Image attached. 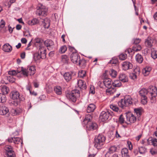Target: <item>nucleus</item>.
Here are the masks:
<instances>
[{
    "label": "nucleus",
    "mask_w": 157,
    "mask_h": 157,
    "mask_svg": "<svg viewBox=\"0 0 157 157\" xmlns=\"http://www.w3.org/2000/svg\"><path fill=\"white\" fill-rule=\"evenodd\" d=\"M92 118V117L90 114H87L82 122V124L86 125L87 129L89 131L95 130L98 127L96 123L91 122Z\"/></svg>",
    "instance_id": "obj_1"
},
{
    "label": "nucleus",
    "mask_w": 157,
    "mask_h": 157,
    "mask_svg": "<svg viewBox=\"0 0 157 157\" xmlns=\"http://www.w3.org/2000/svg\"><path fill=\"white\" fill-rule=\"evenodd\" d=\"M105 140V136L102 134H99L95 137L94 141V146L97 149H100L103 146Z\"/></svg>",
    "instance_id": "obj_2"
},
{
    "label": "nucleus",
    "mask_w": 157,
    "mask_h": 157,
    "mask_svg": "<svg viewBox=\"0 0 157 157\" xmlns=\"http://www.w3.org/2000/svg\"><path fill=\"white\" fill-rule=\"evenodd\" d=\"M79 91L77 90H72L66 94V97L73 102H75L77 98L79 97Z\"/></svg>",
    "instance_id": "obj_3"
},
{
    "label": "nucleus",
    "mask_w": 157,
    "mask_h": 157,
    "mask_svg": "<svg viewBox=\"0 0 157 157\" xmlns=\"http://www.w3.org/2000/svg\"><path fill=\"white\" fill-rule=\"evenodd\" d=\"M21 70L22 73L25 76L33 75L35 73L36 71L34 67L33 66L29 67L27 69L22 67Z\"/></svg>",
    "instance_id": "obj_4"
},
{
    "label": "nucleus",
    "mask_w": 157,
    "mask_h": 157,
    "mask_svg": "<svg viewBox=\"0 0 157 157\" xmlns=\"http://www.w3.org/2000/svg\"><path fill=\"white\" fill-rule=\"evenodd\" d=\"M148 94L149 95L151 103H154L155 101V97L157 95V89L153 86L149 88L148 89Z\"/></svg>",
    "instance_id": "obj_5"
},
{
    "label": "nucleus",
    "mask_w": 157,
    "mask_h": 157,
    "mask_svg": "<svg viewBox=\"0 0 157 157\" xmlns=\"http://www.w3.org/2000/svg\"><path fill=\"white\" fill-rule=\"evenodd\" d=\"M132 103V98L129 96H125L124 100L122 99L118 102V105L122 108L124 106H127Z\"/></svg>",
    "instance_id": "obj_6"
},
{
    "label": "nucleus",
    "mask_w": 157,
    "mask_h": 157,
    "mask_svg": "<svg viewBox=\"0 0 157 157\" xmlns=\"http://www.w3.org/2000/svg\"><path fill=\"white\" fill-rule=\"evenodd\" d=\"M48 9L41 4H39L36 13L39 16H45L47 15Z\"/></svg>",
    "instance_id": "obj_7"
},
{
    "label": "nucleus",
    "mask_w": 157,
    "mask_h": 157,
    "mask_svg": "<svg viewBox=\"0 0 157 157\" xmlns=\"http://www.w3.org/2000/svg\"><path fill=\"white\" fill-rule=\"evenodd\" d=\"M140 95L141 97V102L143 105L147 103V98L146 95L148 94V90L145 88L142 89L139 92Z\"/></svg>",
    "instance_id": "obj_8"
},
{
    "label": "nucleus",
    "mask_w": 157,
    "mask_h": 157,
    "mask_svg": "<svg viewBox=\"0 0 157 157\" xmlns=\"http://www.w3.org/2000/svg\"><path fill=\"white\" fill-rule=\"evenodd\" d=\"M111 115L109 111H103L100 114L99 119L102 121L104 122L108 120Z\"/></svg>",
    "instance_id": "obj_9"
},
{
    "label": "nucleus",
    "mask_w": 157,
    "mask_h": 157,
    "mask_svg": "<svg viewBox=\"0 0 157 157\" xmlns=\"http://www.w3.org/2000/svg\"><path fill=\"white\" fill-rule=\"evenodd\" d=\"M5 149L7 155L10 157H15V152L13 150L12 147L11 146L6 145L5 147Z\"/></svg>",
    "instance_id": "obj_10"
},
{
    "label": "nucleus",
    "mask_w": 157,
    "mask_h": 157,
    "mask_svg": "<svg viewBox=\"0 0 157 157\" xmlns=\"http://www.w3.org/2000/svg\"><path fill=\"white\" fill-rule=\"evenodd\" d=\"M70 58L71 61L74 63L77 64L79 59L80 57L78 54L76 52H73L71 54Z\"/></svg>",
    "instance_id": "obj_11"
},
{
    "label": "nucleus",
    "mask_w": 157,
    "mask_h": 157,
    "mask_svg": "<svg viewBox=\"0 0 157 157\" xmlns=\"http://www.w3.org/2000/svg\"><path fill=\"white\" fill-rule=\"evenodd\" d=\"M46 48L44 47L43 45H39L38 52L42 55L43 58H46Z\"/></svg>",
    "instance_id": "obj_12"
},
{
    "label": "nucleus",
    "mask_w": 157,
    "mask_h": 157,
    "mask_svg": "<svg viewBox=\"0 0 157 157\" xmlns=\"http://www.w3.org/2000/svg\"><path fill=\"white\" fill-rule=\"evenodd\" d=\"M126 117L127 120L131 123H133L136 121V117L131 113H127Z\"/></svg>",
    "instance_id": "obj_13"
},
{
    "label": "nucleus",
    "mask_w": 157,
    "mask_h": 157,
    "mask_svg": "<svg viewBox=\"0 0 157 157\" xmlns=\"http://www.w3.org/2000/svg\"><path fill=\"white\" fill-rule=\"evenodd\" d=\"M44 45L46 46L48 50H51L53 47L54 43L53 41L50 40H47L44 42Z\"/></svg>",
    "instance_id": "obj_14"
},
{
    "label": "nucleus",
    "mask_w": 157,
    "mask_h": 157,
    "mask_svg": "<svg viewBox=\"0 0 157 157\" xmlns=\"http://www.w3.org/2000/svg\"><path fill=\"white\" fill-rule=\"evenodd\" d=\"M103 82L105 86L107 88L112 86V80L110 78H105L103 80Z\"/></svg>",
    "instance_id": "obj_15"
},
{
    "label": "nucleus",
    "mask_w": 157,
    "mask_h": 157,
    "mask_svg": "<svg viewBox=\"0 0 157 157\" xmlns=\"http://www.w3.org/2000/svg\"><path fill=\"white\" fill-rule=\"evenodd\" d=\"M123 69L124 70H127L132 68L133 67L132 64L128 62L125 61L122 64Z\"/></svg>",
    "instance_id": "obj_16"
},
{
    "label": "nucleus",
    "mask_w": 157,
    "mask_h": 157,
    "mask_svg": "<svg viewBox=\"0 0 157 157\" xmlns=\"http://www.w3.org/2000/svg\"><path fill=\"white\" fill-rule=\"evenodd\" d=\"M8 108L3 105H0V114L4 115L9 112Z\"/></svg>",
    "instance_id": "obj_17"
},
{
    "label": "nucleus",
    "mask_w": 157,
    "mask_h": 157,
    "mask_svg": "<svg viewBox=\"0 0 157 157\" xmlns=\"http://www.w3.org/2000/svg\"><path fill=\"white\" fill-rule=\"evenodd\" d=\"M0 89L2 92V94H7L9 90V88L3 84L0 83Z\"/></svg>",
    "instance_id": "obj_18"
},
{
    "label": "nucleus",
    "mask_w": 157,
    "mask_h": 157,
    "mask_svg": "<svg viewBox=\"0 0 157 157\" xmlns=\"http://www.w3.org/2000/svg\"><path fill=\"white\" fill-rule=\"evenodd\" d=\"M11 98L13 100H18L19 98L20 94L17 91H13L10 94Z\"/></svg>",
    "instance_id": "obj_19"
},
{
    "label": "nucleus",
    "mask_w": 157,
    "mask_h": 157,
    "mask_svg": "<svg viewBox=\"0 0 157 157\" xmlns=\"http://www.w3.org/2000/svg\"><path fill=\"white\" fill-rule=\"evenodd\" d=\"M119 79L122 82H128V77L124 74H121L119 76Z\"/></svg>",
    "instance_id": "obj_20"
},
{
    "label": "nucleus",
    "mask_w": 157,
    "mask_h": 157,
    "mask_svg": "<svg viewBox=\"0 0 157 157\" xmlns=\"http://www.w3.org/2000/svg\"><path fill=\"white\" fill-rule=\"evenodd\" d=\"M122 157H130L128 149L126 148H124L121 150Z\"/></svg>",
    "instance_id": "obj_21"
},
{
    "label": "nucleus",
    "mask_w": 157,
    "mask_h": 157,
    "mask_svg": "<svg viewBox=\"0 0 157 157\" xmlns=\"http://www.w3.org/2000/svg\"><path fill=\"white\" fill-rule=\"evenodd\" d=\"M11 111L12 115L14 116L20 114L21 113L22 110L19 108H17L12 109Z\"/></svg>",
    "instance_id": "obj_22"
},
{
    "label": "nucleus",
    "mask_w": 157,
    "mask_h": 157,
    "mask_svg": "<svg viewBox=\"0 0 157 157\" xmlns=\"http://www.w3.org/2000/svg\"><path fill=\"white\" fill-rule=\"evenodd\" d=\"M78 86L82 89H86V83L82 80H79L78 81Z\"/></svg>",
    "instance_id": "obj_23"
},
{
    "label": "nucleus",
    "mask_w": 157,
    "mask_h": 157,
    "mask_svg": "<svg viewBox=\"0 0 157 157\" xmlns=\"http://www.w3.org/2000/svg\"><path fill=\"white\" fill-rule=\"evenodd\" d=\"M96 108L95 105L93 104H90L88 106L86 111L88 113H90L94 112Z\"/></svg>",
    "instance_id": "obj_24"
},
{
    "label": "nucleus",
    "mask_w": 157,
    "mask_h": 157,
    "mask_svg": "<svg viewBox=\"0 0 157 157\" xmlns=\"http://www.w3.org/2000/svg\"><path fill=\"white\" fill-rule=\"evenodd\" d=\"M33 58L35 61H37L40 60V59H44L45 58H43L42 55L40 54L38 52L35 53L33 56Z\"/></svg>",
    "instance_id": "obj_25"
},
{
    "label": "nucleus",
    "mask_w": 157,
    "mask_h": 157,
    "mask_svg": "<svg viewBox=\"0 0 157 157\" xmlns=\"http://www.w3.org/2000/svg\"><path fill=\"white\" fill-rule=\"evenodd\" d=\"M72 73L71 72H67L64 73L63 75L65 79L67 81H69L72 78Z\"/></svg>",
    "instance_id": "obj_26"
},
{
    "label": "nucleus",
    "mask_w": 157,
    "mask_h": 157,
    "mask_svg": "<svg viewBox=\"0 0 157 157\" xmlns=\"http://www.w3.org/2000/svg\"><path fill=\"white\" fill-rule=\"evenodd\" d=\"M3 50L5 52H10L12 50V47L8 44H5L3 46Z\"/></svg>",
    "instance_id": "obj_27"
},
{
    "label": "nucleus",
    "mask_w": 157,
    "mask_h": 157,
    "mask_svg": "<svg viewBox=\"0 0 157 157\" xmlns=\"http://www.w3.org/2000/svg\"><path fill=\"white\" fill-rule=\"evenodd\" d=\"M151 70V68L149 67H146L142 70V73L145 76L148 75Z\"/></svg>",
    "instance_id": "obj_28"
},
{
    "label": "nucleus",
    "mask_w": 157,
    "mask_h": 157,
    "mask_svg": "<svg viewBox=\"0 0 157 157\" xmlns=\"http://www.w3.org/2000/svg\"><path fill=\"white\" fill-rule=\"evenodd\" d=\"M54 91L57 95H60L62 93V89L59 86H56L54 88Z\"/></svg>",
    "instance_id": "obj_29"
},
{
    "label": "nucleus",
    "mask_w": 157,
    "mask_h": 157,
    "mask_svg": "<svg viewBox=\"0 0 157 157\" xmlns=\"http://www.w3.org/2000/svg\"><path fill=\"white\" fill-rule=\"evenodd\" d=\"M152 40L149 37H148L145 41V46L148 48H151L152 46Z\"/></svg>",
    "instance_id": "obj_30"
},
{
    "label": "nucleus",
    "mask_w": 157,
    "mask_h": 157,
    "mask_svg": "<svg viewBox=\"0 0 157 157\" xmlns=\"http://www.w3.org/2000/svg\"><path fill=\"white\" fill-rule=\"evenodd\" d=\"M43 22V25L44 27L48 29L50 26V21L47 18L44 20Z\"/></svg>",
    "instance_id": "obj_31"
},
{
    "label": "nucleus",
    "mask_w": 157,
    "mask_h": 157,
    "mask_svg": "<svg viewBox=\"0 0 157 157\" xmlns=\"http://www.w3.org/2000/svg\"><path fill=\"white\" fill-rule=\"evenodd\" d=\"M39 23V20L36 18H34L32 20H29L27 22L28 24L30 25H35Z\"/></svg>",
    "instance_id": "obj_32"
},
{
    "label": "nucleus",
    "mask_w": 157,
    "mask_h": 157,
    "mask_svg": "<svg viewBox=\"0 0 157 157\" xmlns=\"http://www.w3.org/2000/svg\"><path fill=\"white\" fill-rule=\"evenodd\" d=\"M115 89L113 86L108 88L106 90V93L107 95H110L113 94L115 91Z\"/></svg>",
    "instance_id": "obj_33"
},
{
    "label": "nucleus",
    "mask_w": 157,
    "mask_h": 157,
    "mask_svg": "<svg viewBox=\"0 0 157 157\" xmlns=\"http://www.w3.org/2000/svg\"><path fill=\"white\" fill-rule=\"evenodd\" d=\"M134 111L137 116H140L142 114L143 109L141 107L137 108L134 109Z\"/></svg>",
    "instance_id": "obj_34"
},
{
    "label": "nucleus",
    "mask_w": 157,
    "mask_h": 157,
    "mask_svg": "<svg viewBox=\"0 0 157 157\" xmlns=\"http://www.w3.org/2000/svg\"><path fill=\"white\" fill-rule=\"evenodd\" d=\"M62 62L66 64H68L69 61L68 57L66 55H62L61 56Z\"/></svg>",
    "instance_id": "obj_35"
},
{
    "label": "nucleus",
    "mask_w": 157,
    "mask_h": 157,
    "mask_svg": "<svg viewBox=\"0 0 157 157\" xmlns=\"http://www.w3.org/2000/svg\"><path fill=\"white\" fill-rule=\"evenodd\" d=\"M136 59L138 62L140 63L142 62L143 59L141 55L138 54L136 56Z\"/></svg>",
    "instance_id": "obj_36"
},
{
    "label": "nucleus",
    "mask_w": 157,
    "mask_h": 157,
    "mask_svg": "<svg viewBox=\"0 0 157 157\" xmlns=\"http://www.w3.org/2000/svg\"><path fill=\"white\" fill-rule=\"evenodd\" d=\"M121 83L120 80H116L112 82V86L113 87H119L121 86Z\"/></svg>",
    "instance_id": "obj_37"
},
{
    "label": "nucleus",
    "mask_w": 157,
    "mask_h": 157,
    "mask_svg": "<svg viewBox=\"0 0 157 157\" xmlns=\"http://www.w3.org/2000/svg\"><path fill=\"white\" fill-rule=\"evenodd\" d=\"M117 147L115 146H111L109 149V151L107 152L108 153L110 154H112L117 151Z\"/></svg>",
    "instance_id": "obj_38"
},
{
    "label": "nucleus",
    "mask_w": 157,
    "mask_h": 157,
    "mask_svg": "<svg viewBox=\"0 0 157 157\" xmlns=\"http://www.w3.org/2000/svg\"><path fill=\"white\" fill-rule=\"evenodd\" d=\"M86 61L84 59H79V60L78 61V63L79 66L82 67H84L86 65Z\"/></svg>",
    "instance_id": "obj_39"
},
{
    "label": "nucleus",
    "mask_w": 157,
    "mask_h": 157,
    "mask_svg": "<svg viewBox=\"0 0 157 157\" xmlns=\"http://www.w3.org/2000/svg\"><path fill=\"white\" fill-rule=\"evenodd\" d=\"M13 143L15 144H18L21 143V146L23 144L22 140L19 137H14Z\"/></svg>",
    "instance_id": "obj_40"
},
{
    "label": "nucleus",
    "mask_w": 157,
    "mask_h": 157,
    "mask_svg": "<svg viewBox=\"0 0 157 157\" xmlns=\"http://www.w3.org/2000/svg\"><path fill=\"white\" fill-rule=\"evenodd\" d=\"M142 49L141 45H140L136 44L133 47L132 50L134 52H138L140 51Z\"/></svg>",
    "instance_id": "obj_41"
},
{
    "label": "nucleus",
    "mask_w": 157,
    "mask_h": 157,
    "mask_svg": "<svg viewBox=\"0 0 157 157\" xmlns=\"http://www.w3.org/2000/svg\"><path fill=\"white\" fill-rule=\"evenodd\" d=\"M35 42L36 43L38 44L37 45L39 46L40 45H43V40L41 38H37L35 39Z\"/></svg>",
    "instance_id": "obj_42"
},
{
    "label": "nucleus",
    "mask_w": 157,
    "mask_h": 157,
    "mask_svg": "<svg viewBox=\"0 0 157 157\" xmlns=\"http://www.w3.org/2000/svg\"><path fill=\"white\" fill-rule=\"evenodd\" d=\"M150 140L151 141V143L153 146L157 147V139L155 138H150L148 140Z\"/></svg>",
    "instance_id": "obj_43"
},
{
    "label": "nucleus",
    "mask_w": 157,
    "mask_h": 157,
    "mask_svg": "<svg viewBox=\"0 0 157 157\" xmlns=\"http://www.w3.org/2000/svg\"><path fill=\"white\" fill-rule=\"evenodd\" d=\"M6 95L3 94H0V102L4 103L6 102Z\"/></svg>",
    "instance_id": "obj_44"
},
{
    "label": "nucleus",
    "mask_w": 157,
    "mask_h": 157,
    "mask_svg": "<svg viewBox=\"0 0 157 157\" xmlns=\"http://www.w3.org/2000/svg\"><path fill=\"white\" fill-rule=\"evenodd\" d=\"M67 47L65 45L63 46L60 48L59 52L61 53H64L67 51Z\"/></svg>",
    "instance_id": "obj_45"
},
{
    "label": "nucleus",
    "mask_w": 157,
    "mask_h": 157,
    "mask_svg": "<svg viewBox=\"0 0 157 157\" xmlns=\"http://www.w3.org/2000/svg\"><path fill=\"white\" fill-rule=\"evenodd\" d=\"M151 56L154 59H155L157 58V51L153 50L152 51L151 53Z\"/></svg>",
    "instance_id": "obj_46"
},
{
    "label": "nucleus",
    "mask_w": 157,
    "mask_h": 157,
    "mask_svg": "<svg viewBox=\"0 0 157 157\" xmlns=\"http://www.w3.org/2000/svg\"><path fill=\"white\" fill-rule=\"evenodd\" d=\"M110 74L112 77L113 78H115L117 75V71L113 69H112L110 71Z\"/></svg>",
    "instance_id": "obj_47"
},
{
    "label": "nucleus",
    "mask_w": 157,
    "mask_h": 157,
    "mask_svg": "<svg viewBox=\"0 0 157 157\" xmlns=\"http://www.w3.org/2000/svg\"><path fill=\"white\" fill-rule=\"evenodd\" d=\"M139 152L141 154L145 153L146 151V149L144 147H141L138 148Z\"/></svg>",
    "instance_id": "obj_48"
},
{
    "label": "nucleus",
    "mask_w": 157,
    "mask_h": 157,
    "mask_svg": "<svg viewBox=\"0 0 157 157\" xmlns=\"http://www.w3.org/2000/svg\"><path fill=\"white\" fill-rule=\"evenodd\" d=\"M127 55L124 53H122L119 56V59L121 60H124L126 59L127 58Z\"/></svg>",
    "instance_id": "obj_49"
},
{
    "label": "nucleus",
    "mask_w": 157,
    "mask_h": 157,
    "mask_svg": "<svg viewBox=\"0 0 157 157\" xmlns=\"http://www.w3.org/2000/svg\"><path fill=\"white\" fill-rule=\"evenodd\" d=\"M86 72L84 71H79L78 73V76L82 78L84 77L86 75Z\"/></svg>",
    "instance_id": "obj_50"
},
{
    "label": "nucleus",
    "mask_w": 157,
    "mask_h": 157,
    "mask_svg": "<svg viewBox=\"0 0 157 157\" xmlns=\"http://www.w3.org/2000/svg\"><path fill=\"white\" fill-rule=\"evenodd\" d=\"M110 107L115 112H118L119 110L118 108L116 105H110Z\"/></svg>",
    "instance_id": "obj_51"
},
{
    "label": "nucleus",
    "mask_w": 157,
    "mask_h": 157,
    "mask_svg": "<svg viewBox=\"0 0 157 157\" xmlns=\"http://www.w3.org/2000/svg\"><path fill=\"white\" fill-rule=\"evenodd\" d=\"M140 39L139 38L134 39L132 40V42L135 45L137 44L140 42Z\"/></svg>",
    "instance_id": "obj_52"
},
{
    "label": "nucleus",
    "mask_w": 157,
    "mask_h": 157,
    "mask_svg": "<svg viewBox=\"0 0 157 157\" xmlns=\"http://www.w3.org/2000/svg\"><path fill=\"white\" fill-rule=\"evenodd\" d=\"M150 152L153 155L157 154V150L154 148H151L150 149Z\"/></svg>",
    "instance_id": "obj_53"
},
{
    "label": "nucleus",
    "mask_w": 157,
    "mask_h": 157,
    "mask_svg": "<svg viewBox=\"0 0 157 157\" xmlns=\"http://www.w3.org/2000/svg\"><path fill=\"white\" fill-rule=\"evenodd\" d=\"M134 73L136 74V75H139L140 72V69L139 67H136L134 70Z\"/></svg>",
    "instance_id": "obj_54"
},
{
    "label": "nucleus",
    "mask_w": 157,
    "mask_h": 157,
    "mask_svg": "<svg viewBox=\"0 0 157 157\" xmlns=\"http://www.w3.org/2000/svg\"><path fill=\"white\" fill-rule=\"evenodd\" d=\"M7 79L9 80L10 82L13 83L15 82V79L12 76H10L7 78Z\"/></svg>",
    "instance_id": "obj_55"
},
{
    "label": "nucleus",
    "mask_w": 157,
    "mask_h": 157,
    "mask_svg": "<svg viewBox=\"0 0 157 157\" xmlns=\"http://www.w3.org/2000/svg\"><path fill=\"white\" fill-rule=\"evenodd\" d=\"M118 63V60L116 58H113L110 60V63L112 64H116Z\"/></svg>",
    "instance_id": "obj_56"
},
{
    "label": "nucleus",
    "mask_w": 157,
    "mask_h": 157,
    "mask_svg": "<svg viewBox=\"0 0 157 157\" xmlns=\"http://www.w3.org/2000/svg\"><path fill=\"white\" fill-rule=\"evenodd\" d=\"M137 75L135 73H133L130 75V77L131 79L134 80L136 78Z\"/></svg>",
    "instance_id": "obj_57"
},
{
    "label": "nucleus",
    "mask_w": 157,
    "mask_h": 157,
    "mask_svg": "<svg viewBox=\"0 0 157 157\" xmlns=\"http://www.w3.org/2000/svg\"><path fill=\"white\" fill-rule=\"evenodd\" d=\"M119 122L121 124L124 123V118L123 117L122 115H121L120 116L119 119Z\"/></svg>",
    "instance_id": "obj_58"
},
{
    "label": "nucleus",
    "mask_w": 157,
    "mask_h": 157,
    "mask_svg": "<svg viewBox=\"0 0 157 157\" xmlns=\"http://www.w3.org/2000/svg\"><path fill=\"white\" fill-rule=\"evenodd\" d=\"M5 24V21L3 19H2L0 22V28H3Z\"/></svg>",
    "instance_id": "obj_59"
},
{
    "label": "nucleus",
    "mask_w": 157,
    "mask_h": 157,
    "mask_svg": "<svg viewBox=\"0 0 157 157\" xmlns=\"http://www.w3.org/2000/svg\"><path fill=\"white\" fill-rule=\"evenodd\" d=\"M8 74L11 76L17 74V73L16 71L13 70L12 71H10L8 72Z\"/></svg>",
    "instance_id": "obj_60"
},
{
    "label": "nucleus",
    "mask_w": 157,
    "mask_h": 157,
    "mask_svg": "<svg viewBox=\"0 0 157 157\" xmlns=\"http://www.w3.org/2000/svg\"><path fill=\"white\" fill-rule=\"evenodd\" d=\"M127 144L128 145V147L130 150H131L132 149V145L130 141H128Z\"/></svg>",
    "instance_id": "obj_61"
},
{
    "label": "nucleus",
    "mask_w": 157,
    "mask_h": 157,
    "mask_svg": "<svg viewBox=\"0 0 157 157\" xmlns=\"http://www.w3.org/2000/svg\"><path fill=\"white\" fill-rule=\"evenodd\" d=\"M14 137H10L8 138L7 140L9 143H12L14 141Z\"/></svg>",
    "instance_id": "obj_62"
},
{
    "label": "nucleus",
    "mask_w": 157,
    "mask_h": 157,
    "mask_svg": "<svg viewBox=\"0 0 157 157\" xmlns=\"http://www.w3.org/2000/svg\"><path fill=\"white\" fill-rule=\"evenodd\" d=\"M31 86L30 84L29 83L26 87V89L27 90H29V92L31 91Z\"/></svg>",
    "instance_id": "obj_63"
},
{
    "label": "nucleus",
    "mask_w": 157,
    "mask_h": 157,
    "mask_svg": "<svg viewBox=\"0 0 157 157\" xmlns=\"http://www.w3.org/2000/svg\"><path fill=\"white\" fill-rule=\"evenodd\" d=\"M18 99H19V101H23L25 100V98L24 96L20 95L19 98H18Z\"/></svg>",
    "instance_id": "obj_64"
}]
</instances>
